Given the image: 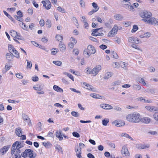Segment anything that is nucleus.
I'll return each mask as SVG.
<instances>
[{
    "label": "nucleus",
    "mask_w": 158,
    "mask_h": 158,
    "mask_svg": "<svg viewBox=\"0 0 158 158\" xmlns=\"http://www.w3.org/2000/svg\"><path fill=\"white\" fill-rule=\"evenodd\" d=\"M140 115L138 113L133 112L127 114L126 119L127 121L131 123H139Z\"/></svg>",
    "instance_id": "1"
},
{
    "label": "nucleus",
    "mask_w": 158,
    "mask_h": 158,
    "mask_svg": "<svg viewBox=\"0 0 158 158\" xmlns=\"http://www.w3.org/2000/svg\"><path fill=\"white\" fill-rule=\"evenodd\" d=\"M139 15L143 18L142 20L147 23L148 21L151 18L152 14L149 11L144 10L140 12Z\"/></svg>",
    "instance_id": "2"
},
{
    "label": "nucleus",
    "mask_w": 158,
    "mask_h": 158,
    "mask_svg": "<svg viewBox=\"0 0 158 158\" xmlns=\"http://www.w3.org/2000/svg\"><path fill=\"white\" fill-rule=\"evenodd\" d=\"M96 50L94 47L90 45L88 46L86 49L84 50L83 54L85 56L88 57L91 54H94Z\"/></svg>",
    "instance_id": "3"
},
{
    "label": "nucleus",
    "mask_w": 158,
    "mask_h": 158,
    "mask_svg": "<svg viewBox=\"0 0 158 158\" xmlns=\"http://www.w3.org/2000/svg\"><path fill=\"white\" fill-rule=\"evenodd\" d=\"M8 48L9 52L12 54L14 56H15L17 58H19L20 56L18 52L13 45L10 44H8Z\"/></svg>",
    "instance_id": "4"
},
{
    "label": "nucleus",
    "mask_w": 158,
    "mask_h": 158,
    "mask_svg": "<svg viewBox=\"0 0 158 158\" xmlns=\"http://www.w3.org/2000/svg\"><path fill=\"white\" fill-rule=\"evenodd\" d=\"M118 31V27L116 25H114L112 29L109 32L108 36L111 37H113L117 34Z\"/></svg>",
    "instance_id": "5"
},
{
    "label": "nucleus",
    "mask_w": 158,
    "mask_h": 158,
    "mask_svg": "<svg viewBox=\"0 0 158 158\" xmlns=\"http://www.w3.org/2000/svg\"><path fill=\"white\" fill-rule=\"evenodd\" d=\"M121 153L123 156H130V154L128 149L125 146L123 147L121 150Z\"/></svg>",
    "instance_id": "6"
},
{
    "label": "nucleus",
    "mask_w": 158,
    "mask_h": 158,
    "mask_svg": "<svg viewBox=\"0 0 158 158\" xmlns=\"http://www.w3.org/2000/svg\"><path fill=\"white\" fill-rule=\"evenodd\" d=\"M147 23L154 25H158V19L154 17H151L148 21Z\"/></svg>",
    "instance_id": "7"
},
{
    "label": "nucleus",
    "mask_w": 158,
    "mask_h": 158,
    "mask_svg": "<svg viewBox=\"0 0 158 158\" xmlns=\"http://www.w3.org/2000/svg\"><path fill=\"white\" fill-rule=\"evenodd\" d=\"M33 88L34 89L37 90V93L39 94H42L44 93V91H42L43 89V87H41L40 85H37L33 87Z\"/></svg>",
    "instance_id": "8"
},
{
    "label": "nucleus",
    "mask_w": 158,
    "mask_h": 158,
    "mask_svg": "<svg viewBox=\"0 0 158 158\" xmlns=\"http://www.w3.org/2000/svg\"><path fill=\"white\" fill-rule=\"evenodd\" d=\"M151 121V119L150 118L148 117H144L141 118V115H140L139 122H141L144 124H148Z\"/></svg>",
    "instance_id": "9"
},
{
    "label": "nucleus",
    "mask_w": 158,
    "mask_h": 158,
    "mask_svg": "<svg viewBox=\"0 0 158 158\" xmlns=\"http://www.w3.org/2000/svg\"><path fill=\"white\" fill-rule=\"evenodd\" d=\"M19 146H20V143L18 141H16L12 145L11 148V155L14 154V152H15V150L16 148L19 147Z\"/></svg>",
    "instance_id": "10"
},
{
    "label": "nucleus",
    "mask_w": 158,
    "mask_h": 158,
    "mask_svg": "<svg viewBox=\"0 0 158 158\" xmlns=\"http://www.w3.org/2000/svg\"><path fill=\"white\" fill-rule=\"evenodd\" d=\"M19 146H20V143L18 141H16L12 145L11 148V155L14 154V152H15V150L16 148L19 147Z\"/></svg>",
    "instance_id": "11"
},
{
    "label": "nucleus",
    "mask_w": 158,
    "mask_h": 158,
    "mask_svg": "<svg viewBox=\"0 0 158 158\" xmlns=\"http://www.w3.org/2000/svg\"><path fill=\"white\" fill-rule=\"evenodd\" d=\"M126 3L124 4L123 7L130 11L133 10L134 7L132 6L130 3L128 1L125 2Z\"/></svg>",
    "instance_id": "12"
},
{
    "label": "nucleus",
    "mask_w": 158,
    "mask_h": 158,
    "mask_svg": "<svg viewBox=\"0 0 158 158\" xmlns=\"http://www.w3.org/2000/svg\"><path fill=\"white\" fill-rule=\"evenodd\" d=\"M82 83L83 85L85 86V87H84V88H85L89 90H91L92 91H94L95 90L94 89V88L92 85H90L89 84H88L86 82H83Z\"/></svg>",
    "instance_id": "13"
},
{
    "label": "nucleus",
    "mask_w": 158,
    "mask_h": 158,
    "mask_svg": "<svg viewBox=\"0 0 158 158\" xmlns=\"http://www.w3.org/2000/svg\"><path fill=\"white\" fill-rule=\"evenodd\" d=\"M145 108L147 110L150 112L157 111L158 110L157 107L152 106H145Z\"/></svg>",
    "instance_id": "14"
},
{
    "label": "nucleus",
    "mask_w": 158,
    "mask_h": 158,
    "mask_svg": "<svg viewBox=\"0 0 158 158\" xmlns=\"http://www.w3.org/2000/svg\"><path fill=\"white\" fill-rule=\"evenodd\" d=\"M129 42L131 43H135V44H138L139 43V40L135 37H129L128 39Z\"/></svg>",
    "instance_id": "15"
},
{
    "label": "nucleus",
    "mask_w": 158,
    "mask_h": 158,
    "mask_svg": "<svg viewBox=\"0 0 158 158\" xmlns=\"http://www.w3.org/2000/svg\"><path fill=\"white\" fill-rule=\"evenodd\" d=\"M100 106L101 108L106 110H110L113 108L112 106L108 104H101L100 105Z\"/></svg>",
    "instance_id": "16"
},
{
    "label": "nucleus",
    "mask_w": 158,
    "mask_h": 158,
    "mask_svg": "<svg viewBox=\"0 0 158 158\" xmlns=\"http://www.w3.org/2000/svg\"><path fill=\"white\" fill-rule=\"evenodd\" d=\"M22 118L23 120L25 122H26V121H28L29 123H28V125L29 126H31V120L27 115L25 114H22Z\"/></svg>",
    "instance_id": "17"
},
{
    "label": "nucleus",
    "mask_w": 158,
    "mask_h": 158,
    "mask_svg": "<svg viewBox=\"0 0 158 158\" xmlns=\"http://www.w3.org/2000/svg\"><path fill=\"white\" fill-rule=\"evenodd\" d=\"M75 151L76 153V155L78 158H82V156L81 155V148L79 149L78 147H76L75 148Z\"/></svg>",
    "instance_id": "18"
},
{
    "label": "nucleus",
    "mask_w": 158,
    "mask_h": 158,
    "mask_svg": "<svg viewBox=\"0 0 158 158\" xmlns=\"http://www.w3.org/2000/svg\"><path fill=\"white\" fill-rule=\"evenodd\" d=\"M10 146H5L0 150V152L2 155H4L8 150L10 148Z\"/></svg>",
    "instance_id": "19"
},
{
    "label": "nucleus",
    "mask_w": 158,
    "mask_h": 158,
    "mask_svg": "<svg viewBox=\"0 0 158 158\" xmlns=\"http://www.w3.org/2000/svg\"><path fill=\"white\" fill-rule=\"evenodd\" d=\"M97 70H87L86 73L88 74H91L93 76H95L97 74L98 72Z\"/></svg>",
    "instance_id": "20"
},
{
    "label": "nucleus",
    "mask_w": 158,
    "mask_h": 158,
    "mask_svg": "<svg viewBox=\"0 0 158 158\" xmlns=\"http://www.w3.org/2000/svg\"><path fill=\"white\" fill-rule=\"evenodd\" d=\"M113 74V73L111 72H107L106 73L103 78L104 80H107L112 77Z\"/></svg>",
    "instance_id": "21"
},
{
    "label": "nucleus",
    "mask_w": 158,
    "mask_h": 158,
    "mask_svg": "<svg viewBox=\"0 0 158 158\" xmlns=\"http://www.w3.org/2000/svg\"><path fill=\"white\" fill-rule=\"evenodd\" d=\"M6 59L9 61H11L13 60L14 58V56L11 55L10 53H7L6 55Z\"/></svg>",
    "instance_id": "22"
},
{
    "label": "nucleus",
    "mask_w": 158,
    "mask_h": 158,
    "mask_svg": "<svg viewBox=\"0 0 158 158\" xmlns=\"http://www.w3.org/2000/svg\"><path fill=\"white\" fill-rule=\"evenodd\" d=\"M53 89L55 91L57 92L60 93L63 92V89L56 85H54L53 86Z\"/></svg>",
    "instance_id": "23"
},
{
    "label": "nucleus",
    "mask_w": 158,
    "mask_h": 158,
    "mask_svg": "<svg viewBox=\"0 0 158 158\" xmlns=\"http://www.w3.org/2000/svg\"><path fill=\"white\" fill-rule=\"evenodd\" d=\"M59 46L60 51L63 52H64L66 49V47L65 45L62 42L60 43Z\"/></svg>",
    "instance_id": "24"
},
{
    "label": "nucleus",
    "mask_w": 158,
    "mask_h": 158,
    "mask_svg": "<svg viewBox=\"0 0 158 158\" xmlns=\"http://www.w3.org/2000/svg\"><path fill=\"white\" fill-rule=\"evenodd\" d=\"M113 22V20L111 19H109L107 22L104 23V24L106 27H110V24H112Z\"/></svg>",
    "instance_id": "25"
},
{
    "label": "nucleus",
    "mask_w": 158,
    "mask_h": 158,
    "mask_svg": "<svg viewBox=\"0 0 158 158\" xmlns=\"http://www.w3.org/2000/svg\"><path fill=\"white\" fill-rule=\"evenodd\" d=\"M56 136L59 138L60 140H62L63 139V138L61 135V131H57L56 133Z\"/></svg>",
    "instance_id": "26"
},
{
    "label": "nucleus",
    "mask_w": 158,
    "mask_h": 158,
    "mask_svg": "<svg viewBox=\"0 0 158 158\" xmlns=\"http://www.w3.org/2000/svg\"><path fill=\"white\" fill-rule=\"evenodd\" d=\"M115 19L117 20H121L123 19V16L120 14L115 15L114 16Z\"/></svg>",
    "instance_id": "27"
},
{
    "label": "nucleus",
    "mask_w": 158,
    "mask_h": 158,
    "mask_svg": "<svg viewBox=\"0 0 158 158\" xmlns=\"http://www.w3.org/2000/svg\"><path fill=\"white\" fill-rule=\"evenodd\" d=\"M102 28L101 27L99 28H97L93 30V31L92 33V35L94 36H97V34H98V31L100 29H102Z\"/></svg>",
    "instance_id": "28"
},
{
    "label": "nucleus",
    "mask_w": 158,
    "mask_h": 158,
    "mask_svg": "<svg viewBox=\"0 0 158 158\" xmlns=\"http://www.w3.org/2000/svg\"><path fill=\"white\" fill-rule=\"evenodd\" d=\"M119 121L118 120H116L113 122L114 123H115L116 124L115 126L117 127L123 126L125 125V123H119Z\"/></svg>",
    "instance_id": "29"
},
{
    "label": "nucleus",
    "mask_w": 158,
    "mask_h": 158,
    "mask_svg": "<svg viewBox=\"0 0 158 158\" xmlns=\"http://www.w3.org/2000/svg\"><path fill=\"white\" fill-rule=\"evenodd\" d=\"M21 129L20 128H17L15 131V133L18 136H21Z\"/></svg>",
    "instance_id": "30"
},
{
    "label": "nucleus",
    "mask_w": 158,
    "mask_h": 158,
    "mask_svg": "<svg viewBox=\"0 0 158 158\" xmlns=\"http://www.w3.org/2000/svg\"><path fill=\"white\" fill-rule=\"evenodd\" d=\"M121 136L122 137H125L128 138L132 140H133V139L128 134L126 133H122L121 134Z\"/></svg>",
    "instance_id": "31"
},
{
    "label": "nucleus",
    "mask_w": 158,
    "mask_h": 158,
    "mask_svg": "<svg viewBox=\"0 0 158 158\" xmlns=\"http://www.w3.org/2000/svg\"><path fill=\"white\" fill-rule=\"evenodd\" d=\"M109 121V120L108 118H106L102 120V124L103 126H106L107 125Z\"/></svg>",
    "instance_id": "32"
},
{
    "label": "nucleus",
    "mask_w": 158,
    "mask_h": 158,
    "mask_svg": "<svg viewBox=\"0 0 158 158\" xmlns=\"http://www.w3.org/2000/svg\"><path fill=\"white\" fill-rule=\"evenodd\" d=\"M56 38L58 41H60V43L62 42L63 40V37L62 35H57L56 36Z\"/></svg>",
    "instance_id": "33"
},
{
    "label": "nucleus",
    "mask_w": 158,
    "mask_h": 158,
    "mask_svg": "<svg viewBox=\"0 0 158 158\" xmlns=\"http://www.w3.org/2000/svg\"><path fill=\"white\" fill-rule=\"evenodd\" d=\"M43 144L47 148H49L52 146V144L49 142H43Z\"/></svg>",
    "instance_id": "34"
},
{
    "label": "nucleus",
    "mask_w": 158,
    "mask_h": 158,
    "mask_svg": "<svg viewBox=\"0 0 158 158\" xmlns=\"http://www.w3.org/2000/svg\"><path fill=\"white\" fill-rule=\"evenodd\" d=\"M30 152V151H31V149H26L24 152H23L22 154V156L24 157H26L27 156V152H28V151Z\"/></svg>",
    "instance_id": "35"
},
{
    "label": "nucleus",
    "mask_w": 158,
    "mask_h": 158,
    "mask_svg": "<svg viewBox=\"0 0 158 158\" xmlns=\"http://www.w3.org/2000/svg\"><path fill=\"white\" fill-rule=\"evenodd\" d=\"M10 33L11 36L15 38H16V36L18 35V33L15 31L11 30Z\"/></svg>",
    "instance_id": "36"
},
{
    "label": "nucleus",
    "mask_w": 158,
    "mask_h": 158,
    "mask_svg": "<svg viewBox=\"0 0 158 158\" xmlns=\"http://www.w3.org/2000/svg\"><path fill=\"white\" fill-rule=\"evenodd\" d=\"M111 55L113 56V58L115 59H118V56L117 54L115 52L112 51L111 52Z\"/></svg>",
    "instance_id": "37"
},
{
    "label": "nucleus",
    "mask_w": 158,
    "mask_h": 158,
    "mask_svg": "<svg viewBox=\"0 0 158 158\" xmlns=\"http://www.w3.org/2000/svg\"><path fill=\"white\" fill-rule=\"evenodd\" d=\"M120 66H121L122 68H125L127 65V64L125 62L120 61L119 64Z\"/></svg>",
    "instance_id": "38"
},
{
    "label": "nucleus",
    "mask_w": 158,
    "mask_h": 158,
    "mask_svg": "<svg viewBox=\"0 0 158 158\" xmlns=\"http://www.w3.org/2000/svg\"><path fill=\"white\" fill-rule=\"evenodd\" d=\"M119 64L120 62H114L113 63L112 65L114 67L118 69L120 67Z\"/></svg>",
    "instance_id": "39"
},
{
    "label": "nucleus",
    "mask_w": 158,
    "mask_h": 158,
    "mask_svg": "<svg viewBox=\"0 0 158 158\" xmlns=\"http://www.w3.org/2000/svg\"><path fill=\"white\" fill-rule=\"evenodd\" d=\"M90 96L95 98H100V97H101V96H100L98 94L95 93L91 94H90Z\"/></svg>",
    "instance_id": "40"
},
{
    "label": "nucleus",
    "mask_w": 158,
    "mask_h": 158,
    "mask_svg": "<svg viewBox=\"0 0 158 158\" xmlns=\"http://www.w3.org/2000/svg\"><path fill=\"white\" fill-rule=\"evenodd\" d=\"M56 149H57L58 151L63 154V151L62 148L59 145H56Z\"/></svg>",
    "instance_id": "41"
},
{
    "label": "nucleus",
    "mask_w": 158,
    "mask_h": 158,
    "mask_svg": "<svg viewBox=\"0 0 158 158\" xmlns=\"http://www.w3.org/2000/svg\"><path fill=\"white\" fill-rule=\"evenodd\" d=\"M58 52V50L56 48H53L52 49L51 54L52 55H55Z\"/></svg>",
    "instance_id": "42"
},
{
    "label": "nucleus",
    "mask_w": 158,
    "mask_h": 158,
    "mask_svg": "<svg viewBox=\"0 0 158 158\" xmlns=\"http://www.w3.org/2000/svg\"><path fill=\"white\" fill-rule=\"evenodd\" d=\"M134 89L136 90H139L141 89V86L139 85H133Z\"/></svg>",
    "instance_id": "43"
},
{
    "label": "nucleus",
    "mask_w": 158,
    "mask_h": 158,
    "mask_svg": "<svg viewBox=\"0 0 158 158\" xmlns=\"http://www.w3.org/2000/svg\"><path fill=\"white\" fill-rule=\"evenodd\" d=\"M36 156V154L35 153H34L33 151H32V153L29 154L28 156L30 158H34Z\"/></svg>",
    "instance_id": "44"
},
{
    "label": "nucleus",
    "mask_w": 158,
    "mask_h": 158,
    "mask_svg": "<svg viewBox=\"0 0 158 158\" xmlns=\"http://www.w3.org/2000/svg\"><path fill=\"white\" fill-rule=\"evenodd\" d=\"M92 6L94 9L98 10L99 9V7L98 6L97 4L95 2H93L92 3Z\"/></svg>",
    "instance_id": "45"
},
{
    "label": "nucleus",
    "mask_w": 158,
    "mask_h": 158,
    "mask_svg": "<svg viewBox=\"0 0 158 158\" xmlns=\"http://www.w3.org/2000/svg\"><path fill=\"white\" fill-rule=\"evenodd\" d=\"M20 143V146H19V147L16 148H15V152H16V154L19 153L21 152L20 150H19V148H22V146H21V143Z\"/></svg>",
    "instance_id": "46"
},
{
    "label": "nucleus",
    "mask_w": 158,
    "mask_h": 158,
    "mask_svg": "<svg viewBox=\"0 0 158 158\" xmlns=\"http://www.w3.org/2000/svg\"><path fill=\"white\" fill-rule=\"evenodd\" d=\"M57 10L61 13H65V10L60 6H59L57 8Z\"/></svg>",
    "instance_id": "47"
},
{
    "label": "nucleus",
    "mask_w": 158,
    "mask_h": 158,
    "mask_svg": "<svg viewBox=\"0 0 158 158\" xmlns=\"http://www.w3.org/2000/svg\"><path fill=\"white\" fill-rule=\"evenodd\" d=\"M71 114L72 116L75 117H78L79 115V114L77 112L75 111L72 112Z\"/></svg>",
    "instance_id": "48"
},
{
    "label": "nucleus",
    "mask_w": 158,
    "mask_h": 158,
    "mask_svg": "<svg viewBox=\"0 0 158 158\" xmlns=\"http://www.w3.org/2000/svg\"><path fill=\"white\" fill-rule=\"evenodd\" d=\"M19 25L24 30H26V28L27 27H26V25L24 23L22 22V23L19 24Z\"/></svg>",
    "instance_id": "49"
},
{
    "label": "nucleus",
    "mask_w": 158,
    "mask_h": 158,
    "mask_svg": "<svg viewBox=\"0 0 158 158\" xmlns=\"http://www.w3.org/2000/svg\"><path fill=\"white\" fill-rule=\"evenodd\" d=\"M46 25L48 28H50L51 26V21L48 19L46 21Z\"/></svg>",
    "instance_id": "50"
},
{
    "label": "nucleus",
    "mask_w": 158,
    "mask_h": 158,
    "mask_svg": "<svg viewBox=\"0 0 158 158\" xmlns=\"http://www.w3.org/2000/svg\"><path fill=\"white\" fill-rule=\"evenodd\" d=\"M71 73H73V74L77 75V76H80V73L78 72V71H74L73 70H71Z\"/></svg>",
    "instance_id": "51"
},
{
    "label": "nucleus",
    "mask_w": 158,
    "mask_h": 158,
    "mask_svg": "<svg viewBox=\"0 0 158 158\" xmlns=\"http://www.w3.org/2000/svg\"><path fill=\"white\" fill-rule=\"evenodd\" d=\"M138 29V27L136 25H134L133 26V29L131 30V32L132 33L135 32Z\"/></svg>",
    "instance_id": "52"
},
{
    "label": "nucleus",
    "mask_w": 158,
    "mask_h": 158,
    "mask_svg": "<svg viewBox=\"0 0 158 158\" xmlns=\"http://www.w3.org/2000/svg\"><path fill=\"white\" fill-rule=\"evenodd\" d=\"M153 116L155 120L158 121V112L155 113L153 114Z\"/></svg>",
    "instance_id": "53"
},
{
    "label": "nucleus",
    "mask_w": 158,
    "mask_h": 158,
    "mask_svg": "<svg viewBox=\"0 0 158 158\" xmlns=\"http://www.w3.org/2000/svg\"><path fill=\"white\" fill-rule=\"evenodd\" d=\"M53 63L56 65L60 66L61 64V62L60 61H54Z\"/></svg>",
    "instance_id": "54"
},
{
    "label": "nucleus",
    "mask_w": 158,
    "mask_h": 158,
    "mask_svg": "<svg viewBox=\"0 0 158 158\" xmlns=\"http://www.w3.org/2000/svg\"><path fill=\"white\" fill-rule=\"evenodd\" d=\"M80 4L81 6L83 8H85V2L83 0H81L80 1Z\"/></svg>",
    "instance_id": "55"
},
{
    "label": "nucleus",
    "mask_w": 158,
    "mask_h": 158,
    "mask_svg": "<svg viewBox=\"0 0 158 158\" xmlns=\"http://www.w3.org/2000/svg\"><path fill=\"white\" fill-rule=\"evenodd\" d=\"M22 17L17 16V15L14 16V18L22 22L23 21L22 19L21 18Z\"/></svg>",
    "instance_id": "56"
},
{
    "label": "nucleus",
    "mask_w": 158,
    "mask_h": 158,
    "mask_svg": "<svg viewBox=\"0 0 158 158\" xmlns=\"http://www.w3.org/2000/svg\"><path fill=\"white\" fill-rule=\"evenodd\" d=\"M72 134L73 136L77 138H79L80 136V135L77 132H74Z\"/></svg>",
    "instance_id": "57"
},
{
    "label": "nucleus",
    "mask_w": 158,
    "mask_h": 158,
    "mask_svg": "<svg viewBox=\"0 0 158 158\" xmlns=\"http://www.w3.org/2000/svg\"><path fill=\"white\" fill-rule=\"evenodd\" d=\"M39 23L40 26H44L45 24L44 21L43 19H41Z\"/></svg>",
    "instance_id": "58"
},
{
    "label": "nucleus",
    "mask_w": 158,
    "mask_h": 158,
    "mask_svg": "<svg viewBox=\"0 0 158 158\" xmlns=\"http://www.w3.org/2000/svg\"><path fill=\"white\" fill-rule=\"evenodd\" d=\"M32 80L34 81H37L39 80V78L36 76L32 77Z\"/></svg>",
    "instance_id": "59"
},
{
    "label": "nucleus",
    "mask_w": 158,
    "mask_h": 158,
    "mask_svg": "<svg viewBox=\"0 0 158 158\" xmlns=\"http://www.w3.org/2000/svg\"><path fill=\"white\" fill-rule=\"evenodd\" d=\"M131 22L130 21L125 22H124L123 24L125 27H127L130 26L131 24Z\"/></svg>",
    "instance_id": "60"
},
{
    "label": "nucleus",
    "mask_w": 158,
    "mask_h": 158,
    "mask_svg": "<svg viewBox=\"0 0 158 158\" xmlns=\"http://www.w3.org/2000/svg\"><path fill=\"white\" fill-rule=\"evenodd\" d=\"M148 134L152 135H155L157 134V132L156 131H149L148 132Z\"/></svg>",
    "instance_id": "61"
},
{
    "label": "nucleus",
    "mask_w": 158,
    "mask_h": 158,
    "mask_svg": "<svg viewBox=\"0 0 158 158\" xmlns=\"http://www.w3.org/2000/svg\"><path fill=\"white\" fill-rule=\"evenodd\" d=\"M97 11H98L97 10H96L94 9H93L91 11H89L88 13V15H92L93 13L97 12Z\"/></svg>",
    "instance_id": "62"
},
{
    "label": "nucleus",
    "mask_w": 158,
    "mask_h": 158,
    "mask_svg": "<svg viewBox=\"0 0 158 158\" xmlns=\"http://www.w3.org/2000/svg\"><path fill=\"white\" fill-rule=\"evenodd\" d=\"M114 110L118 111H120L122 110L121 108L118 106H114Z\"/></svg>",
    "instance_id": "63"
},
{
    "label": "nucleus",
    "mask_w": 158,
    "mask_h": 158,
    "mask_svg": "<svg viewBox=\"0 0 158 158\" xmlns=\"http://www.w3.org/2000/svg\"><path fill=\"white\" fill-rule=\"evenodd\" d=\"M16 39L18 40H23V38L19 33H18V35L16 36Z\"/></svg>",
    "instance_id": "64"
}]
</instances>
